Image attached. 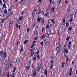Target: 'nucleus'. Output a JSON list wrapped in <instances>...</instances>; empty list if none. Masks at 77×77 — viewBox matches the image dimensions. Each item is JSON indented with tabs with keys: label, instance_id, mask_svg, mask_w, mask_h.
<instances>
[{
	"label": "nucleus",
	"instance_id": "c85d7f7f",
	"mask_svg": "<svg viewBox=\"0 0 77 77\" xmlns=\"http://www.w3.org/2000/svg\"><path fill=\"white\" fill-rule=\"evenodd\" d=\"M68 47L69 49V48H71V46L70 45H68Z\"/></svg>",
	"mask_w": 77,
	"mask_h": 77
},
{
	"label": "nucleus",
	"instance_id": "864d4df0",
	"mask_svg": "<svg viewBox=\"0 0 77 77\" xmlns=\"http://www.w3.org/2000/svg\"><path fill=\"white\" fill-rule=\"evenodd\" d=\"M41 11L40 10H39V13H38L39 14H41Z\"/></svg>",
	"mask_w": 77,
	"mask_h": 77
},
{
	"label": "nucleus",
	"instance_id": "cd10ccee",
	"mask_svg": "<svg viewBox=\"0 0 77 77\" xmlns=\"http://www.w3.org/2000/svg\"><path fill=\"white\" fill-rule=\"evenodd\" d=\"M49 14H50V13L49 12H47L46 14L45 15L47 17V16H48V15H49Z\"/></svg>",
	"mask_w": 77,
	"mask_h": 77
},
{
	"label": "nucleus",
	"instance_id": "4468645a",
	"mask_svg": "<svg viewBox=\"0 0 77 77\" xmlns=\"http://www.w3.org/2000/svg\"><path fill=\"white\" fill-rule=\"evenodd\" d=\"M12 23H13V21L12 20H10V22L9 23V24H12Z\"/></svg>",
	"mask_w": 77,
	"mask_h": 77
},
{
	"label": "nucleus",
	"instance_id": "1a4fd4ad",
	"mask_svg": "<svg viewBox=\"0 0 77 77\" xmlns=\"http://www.w3.org/2000/svg\"><path fill=\"white\" fill-rule=\"evenodd\" d=\"M11 67H12V64H11L10 63L8 64V68H11Z\"/></svg>",
	"mask_w": 77,
	"mask_h": 77
},
{
	"label": "nucleus",
	"instance_id": "6ab92c4d",
	"mask_svg": "<svg viewBox=\"0 0 77 77\" xmlns=\"http://www.w3.org/2000/svg\"><path fill=\"white\" fill-rule=\"evenodd\" d=\"M3 51H2L1 52H0V56H2V54H3Z\"/></svg>",
	"mask_w": 77,
	"mask_h": 77
},
{
	"label": "nucleus",
	"instance_id": "7c9ffc66",
	"mask_svg": "<svg viewBox=\"0 0 77 77\" xmlns=\"http://www.w3.org/2000/svg\"><path fill=\"white\" fill-rule=\"evenodd\" d=\"M23 48L22 47L20 50V52H22V51H23Z\"/></svg>",
	"mask_w": 77,
	"mask_h": 77
},
{
	"label": "nucleus",
	"instance_id": "9b49d317",
	"mask_svg": "<svg viewBox=\"0 0 77 77\" xmlns=\"http://www.w3.org/2000/svg\"><path fill=\"white\" fill-rule=\"evenodd\" d=\"M72 29V26H70L68 30H71Z\"/></svg>",
	"mask_w": 77,
	"mask_h": 77
},
{
	"label": "nucleus",
	"instance_id": "c9c22d12",
	"mask_svg": "<svg viewBox=\"0 0 77 77\" xmlns=\"http://www.w3.org/2000/svg\"><path fill=\"white\" fill-rule=\"evenodd\" d=\"M8 49H9V48H8V47H6L5 50H8Z\"/></svg>",
	"mask_w": 77,
	"mask_h": 77
},
{
	"label": "nucleus",
	"instance_id": "9d476101",
	"mask_svg": "<svg viewBox=\"0 0 77 77\" xmlns=\"http://www.w3.org/2000/svg\"><path fill=\"white\" fill-rule=\"evenodd\" d=\"M48 44H49V42H46L45 44V45L46 46H48Z\"/></svg>",
	"mask_w": 77,
	"mask_h": 77
},
{
	"label": "nucleus",
	"instance_id": "8fccbe9b",
	"mask_svg": "<svg viewBox=\"0 0 77 77\" xmlns=\"http://www.w3.org/2000/svg\"><path fill=\"white\" fill-rule=\"evenodd\" d=\"M50 4H51V2H52V0H50Z\"/></svg>",
	"mask_w": 77,
	"mask_h": 77
},
{
	"label": "nucleus",
	"instance_id": "ddd939ff",
	"mask_svg": "<svg viewBox=\"0 0 77 77\" xmlns=\"http://www.w3.org/2000/svg\"><path fill=\"white\" fill-rule=\"evenodd\" d=\"M36 75V72H34L33 73V74L32 75L33 76H35Z\"/></svg>",
	"mask_w": 77,
	"mask_h": 77
},
{
	"label": "nucleus",
	"instance_id": "e2e57ef3",
	"mask_svg": "<svg viewBox=\"0 0 77 77\" xmlns=\"http://www.w3.org/2000/svg\"><path fill=\"white\" fill-rule=\"evenodd\" d=\"M7 77H9V73L8 74Z\"/></svg>",
	"mask_w": 77,
	"mask_h": 77
},
{
	"label": "nucleus",
	"instance_id": "79ce46f5",
	"mask_svg": "<svg viewBox=\"0 0 77 77\" xmlns=\"http://www.w3.org/2000/svg\"><path fill=\"white\" fill-rule=\"evenodd\" d=\"M23 1V0H21V1L20 2V4L22 3Z\"/></svg>",
	"mask_w": 77,
	"mask_h": 77
},
{
	"label": "nucleus",
	"instance_id": "393cba45",
	"mask_svg": "<svg viewBox=\"0 0 77 77\" xmlns=\"http://www.w3.org/2000/svg\"><path fill=\"white\" fill-rule=\"evenodd\" d=\"M45 38V35L44 34L43 36H42L41 37V39H44Z\"/></svg>",
	"mask_w": 77,
	"mask_h": 77
},
{
	"label": "nucleus",
	"instance_id": "423d86ee",
	"mask_svg": "<svg viewBox=\"0 0 77 77\" xmlns=\"http://www.w3.org/2000/svg\"><path fill=\"white\" fill-rule=\"evenodd\" d=\"M50 24V23H48L47 24L46 26V29H48V27H49V25Z\"/></svg>",
	"mask_w": 77,
	"mask_h": 77
},
{
	"label": "nucleus",
	"instance_id": "f3484780",
	"mask_svg": "<svg viewBox=\"0 0 77 77\" xmlns=\"http://www.w3.org/2000/svg\"><path fill=\"white\" fill-rule=\"evenodd\" d=\"M10 15V14H9V13H8V14H7L6 17H7V18H9V17Z\"/></svg>",
	"mask_w": 77,
	"mask_h": 77
},
{
	"label": "nucleus",
	"instance_id": "58836bf2",
	"mask_svg": "<svg viewBox=\"0 0 77 77\" xmlns=\"http://www.w3.org/2000/svg\"><path fill=\"white\" fill-rule=\"evenodd\" d=\"M72 20H73L72 17H71V18L70 20V22H71V21H72Z\"/></svg>",
	"mask_w": 77,
	"mask_h": 77
},
{
	"label": "nucleus",
	"instance_id": "de8ad7c7",
	"mask_svg": "<svg viewBox=\"0 0 77 77\" xmlns=\"http://www.w3.org/2000/svg\"><path fill=\"white\" fill-rule=\"evenodd\" d=\"M37 11V10L36 9H34V10L33 11V12H36Z\"/></svg>",
	"mask_w": 77,
	"mask_h": 77
},
{
	"label": "nucleus",
	"instance_id": "6e6d98bb",
	"mask_svg": "<svg viewBox=\"0 0 77 77\" xmlns=\"http://www.w3.org/2000/svg\"><path fill=\"white\" fill-rule=\"evenodd\" d=\"M52 10L53 11H54V8H52Z\"/></svg>",
	"mask_w": 77,
	"mask_h": 77
},
{
	"label": "nucleus",
	"instance_id": "473e14b6",
	"mask_svg": "<svg viewBox=\"0 0 77 77\" xmlns=\"http://www.w3.org/2000/svg\"><path fill=\"white\" fill-rule=\"evenodd\" d=\"M13 14V12L12 11H11L10 12V15H12Z\"/></svg>",
	"mask_w": 77,
	"mask_h": 77
},
{
	"label": "nucleus",
	"instance_id": "a878e982",
	"mask_svg": "<svg viewBox=\"0 0 77 77\" xmlns=\"http://www.w3.org/2000/svg\"><path fill=\"white\" fill-rule=\"evenodd\" d=\"M64 65H65V63H63L62 64V68H63V67L64 66Z\"/></svg>",
	"mask_w": 77,
	"mask_h": 77
},
{
	"label": "nucleus",
	"instance_id": "680f3d73",
	"mask_svg": "<svg viewBox=\"0 0 77 77\" xmlns=\"http://www.w3.org/2000/svg\"><path fill=\"white\" fill-rule=\"evenodd\" d=\"M28 62L29 63H31V60H29L28 61Z\"/></svg>",
	"mask_w": 77,
	"mask_h": 77
},
{
	"label": "nucleus",
	"instance_id": "a19ab883",
	"mask_svg": "<svg viewBox=\"0 0 77 77\" xmlns=\"http://www.w3.org/2000/svg\"><path fill=\"white\" fill-rule=\"evenodd\" d=\"M52 23H53V24H54V23H55V22H54V20H52Z\"/></svg>",
	"mask_w": 77,
	"mask_h": 77
},
{
	"label": "nucleus",
	"instance_id": "a211bd4d",
	"mask_svg": "<svg viewBox=\"0 0 77 77\" xmlns=\"http://www.w3.org/2000/svg\"><path fill=\"white\" fill-rule=\"evenodd\" d=\"M3 55H4L5 57H6V52H5L3 54Z\"/></svg>",
	"mask_w": 77,
	"mask_h": 77
},
{
	"label": "nucleus",
	"instance_id": "774afa93",
	"mask_svg": "<svg viewBox=\"0 0 77 77\" xmlns=\"http://www.w3.org/2000/svg\"><path fill=\"white\" fill-rule=\"evenodd\" d=\"M53 65H51L50 66V67L51 68H52L53 67Z\"/></svg>",
	"mask_w": 77,
	"mask_h": 77
},
{
	"label": "nucleus",
	"instance_id": "aec40b11",
	"mask_svg": "<svg viewBox=\"0 0 77 77\" xmlns=\"http://www.w3.org/2000/svg\"><path fill=\"white\" fill-rule=\"evenodd\" d=\"M63 23H64V24H65V19L64 18L63 19Z\"/></svg>",
	"mask_w": 77,
	"mask_h": 77
},
{
	"label": "nucleus",
	"instance_id": "603ef678",
	"mask_svg": "<svg viewBox=\"0 0 77 77\" xmlns=\"http://www.w3.org/2000/svg\"><path fill=\"white\" fill-rule=\"evenodd\" d=\"M3 7H6V4H4L3 5Z\"/></svg>",
	"mask_w": 77,
	"mask_h": 77
},
{
	"label": "nucleus",
	"instance_id": "2f4dec72",
	"mask_svg": "<svg viewBox=\"0 0 77 77\" xmlns=\"http://www.w3.org/2000/svg\"><path fill=\"white\" fill-rule=\"evenodd\" d=\"M36 60V57H34L33 58V60Z\"/></svg>",
	"mask_w": 77,
	"mask_h": 77
},
{
	"label": "nucleus",
	"instance_id": "dca6fc26",
	"mask_svg": "<svg viewBox=\"0 0 77 77\" xmlns=\"http://www.w3.org/2000/svg\"><path fill=\"white\" fill-rule=\"evenodd\" d=\"M23 18V16L19 18V20H20V21H21V20H22Z\"/></svg>",
	"mask_w": 77,
	"mask_h": 77
},
{
	"label": "nucleus",
	"instance_id": "13d9d810",
	"mask_svg": "<svg viewBox=\"0 0 77 77\" xmlns=\"http://www.w3.org/2000/svg\"><path fill=\"white\" fill-rule=\"evenodd\" d=\"M65 3H66V4H67V3H68V2L67 1H65Z\"/></svg>",
	"mask_w": 77,
	"mask_h": 77
},
{
	"label": "nucleus",
	"instance_id": "bf43d9fd",
	"mask_svg": "<svg viewBox=\"0 0 77 77\" xmlns=\"http://www.w3.org/2000/svg\"><path fill=\"white\" fill-rule=\"evenodd\" d=\"M4 3H6V1H5V0H3Z\"/></svg>",
	"mask_w": 77,
	"mask_h": 77
},
{
	"label": "nucleus",
	"instance_id": "e433bc0d",
	"mask_svg": "<svg viewBox=\"0 0 77 77\" xmlns=\"http://www.w3.org/2000/svg\"><path fill=\"white\" fill-rule=\"evenodd\" d=\"M72 74V72H70L69 73V75H71Z\"/></svg>",
	"mask_w": 77,
	"mask_h": 77
},
{
	"label": "nucleus",
	"instance_id": "69168bd1",
	"mask_svg": "<svg viewBox=\"0 0 77 77\" xmlns=\"http://www.w3.org/2000/svg\"><path fill=\"white\" fill-rule=\"evenodd\" d=\"M37 57L38 58V59H39V55H37Z\"/></svg>",
	"mask_w": 77,
	"mask_h": 77
},
{
	"label": "nucleus",
	"instance_id": "4d7b16f0",
	"mask_svg": "<svg viewBox=\"0 0 77 77\" xmlns=\"http://www.w3.org/2000/svg\"><path fill=\"white\" fill-rule=\"evenodd\" d=\"M44 28H43L42 29V32H43V31H44Z\"/></svg>",
	"mask_w": 77,
	"mask_h": 77
},
{
	"label": "nucleus",
	"instance_id": "a18cd8bd",
	"mask_svg": "<svg viewBox=\"0 0 77 77\" xmlns=\"http://www.w3.org/2000/svg\"><path fill=\"white\" fill-rule=\"evenodd\" d=\"M45 73H47V70H45L44 72Z\"/></svg>",
	"mask_w": 77,
	"mask_h": 77
},
{
	"label": "nucleus",
	"instance_id": "c756f323",
	"mask_svg": "<svg viewBox=\"0 0 77 77\" xmlns=\"http://www.w3.org/2000/svg\"><path fill=\"white\" fill-rule=\"evenodd\" d=\"M66 62H68V60H69V58H68V57H66Z\"/></svg>",
	"mask_w": 77,
	"mask_h": 77
},
{
	"label": "nucleus",
	"instance_id": "4be33fe9",
	"mask_svg": "<svg viewBox=\"0 0 77 77\" xmlns=\"http://www.w3.org/2000/svg\"><path fill=\"white\" fill-rule=\"evenodd\" d=\"M4 12L5 14H7V10H5L4 11Z\"/></svg>",
	"mask_w": 77,
	"mask_h": 77
},
{
	"label": "nucleus",
	"instance_id": "39448f33",
	"mask_svg": "<svg viewBox=\"0 0 77 77\" xmlns=\"http://www.w3.org/2000/svg\"><path fill=\"white\" fill-rule=\"evenodd\" d=\"M70 7H71V6H69V7L68 8L67 10V11L68 12H69V11H70Z\"/></svg>",
	"mask_w": 77,
	"mask_h": 77
},
{
	"label": "nucleus",
	"instance_id": "37998d69",
	"mask_svg": "<svg viewBox=\"0 0 77 77\" xmlns=\"http://www.w3.org/2000/svg\"><path fill=\"white\" fill-rule=\"evenodd\" d=\"M38 31H37L36 33V35H38Z\"/></svg>",
	"mask_w": 77,
	"mask_h": 77
},
{
	"label": "nucleus",
	"instance_id": "3c124183",
	"mask_svg": "<svg viewBox=\"0 0 77 77\" xmlns=\"http://www.w3.org/2000/svg\"><path fill=\"white\" fill-rule=\"evenodd\" d=\"M24 11H22V13L21 14H22V15H23V14H24Z\"/></svg>",
	"mask_w": 77,
	"mask_h": 77
},
{
	"label": "nucleus",
	"instance_id": "c03bdc74",
	"mask_svg": "<svg viewBox=\"0 0 77 77\" xmlns=\"http://www.w3.org/2000/svg\"><path fill=\"white\" fill-rule=\"evenodd\" d=\"M71 42H70L68 44V45H71Z\"/></svg>",
	"mask_w": 77,
	"mask_h": 77
},
{
	"label": "nucleus",
	"instance_id": "338daca9",
	"mask_svg": "<svg viewBox=\"0 0 77 77\" xmlns=\"http://www.w3.org/2000/svg\"><path fill=\"white\" fill-rule=\"evenodd\" d=\"M50 7V5H48V8H49Z\"/></svg>",
	"mask_w": 77,
	"mask_h": 77
},
{
	"label": "nucleus",
	"instance_id": "7ed1b4c3",
	"mask_svg": "<svg viewBox=\"0 0 77 77\" xmlns=\"http://www.w3.org/2000/svg\"><path fill=\"white\" fill-rule=\"evenodd\" d=\"M18 17L19 18H20V16L19 15H17V19L18 21V24H20V19H18V18L17 17Z\"/></svg>",
	"mask_w": 77,
	"mask_h": 77
},
{
	"label": "nucleus",
	"instance_id": "0eeeda50",
	"mask_svg": "<svg viewBox=\"0 0 77 77\" xmlns=\"http://www.w3.org/2000/svg\"><path fill=\"white\" fill-rule=\"evenodd\" d=\"M35 54V51H33L32 53H31V54L30 57H31L32 56H33V54Z\"/></svg>",
	"mask_w": 77,
	"mask_h": 77
},
{
	"label": "nucleus",
	"instance_id": "20e7f679",
	"mask_svg": "<svg viewBox=\"0 0 77 77\" xmlns=\"http://www.w3.org/2000/svg\"><path fill=\"white\" fill-rule=\"evenodd\" d=\"M44 35L46 38H48L49 37V34L48 33H46Z\"/></svg>",
	"mask_w": 77,
	"mask_h": 77
},
{
	"label": "nucleus",
	"instance_id": "f257e3e1",
	"mask_svg": "<svg viewBox=\"0 0 77 77\" xmlns=\"http://www.w3.org/2000/svg\"><path fill=\"white\" fill-rule=\"evenodd\" d=\"M58 45H59V46L57 47V48L56 49V50L57 51V53H60V51H61V49H60V44L59 43H57Z\"/></svg>",
	"mask_w": 77,
	"mask_h": 77
},
{
	"label": "nucleus",
	"instance_id": "72a5a7b5",
	"mask_svg": "<svg viewBox=\"0 0 77 77\" xmlns=\"http://www.w3.org/2000/svg\"><path fill=\"white\" fill-rule=\"evenodd\" d=\"M43 44H44V42H42L40 43V44L42 45H43Z\"/></svg>",
	"mask_w": 77,
	"mask_h": 77
},
{
	"label": "nucleus",
	"instance_id": "4c0bfd02",
	"mask_svg": "<svg viewBox=\"0 0 77 77\" xmlns=\"http://www.w3.org/2000/svg\"><path fill=\"white\" fill-rule=\"evenodd\" d=\"M42 23H45V20H44V19H43L42 21Z\"/></svg>",
	"mask_w": 77,
	"mask_h": 77
},
{
	"label": "nucleus",
	"instance_id": "6e6552de",
	"mask_svg": "<svg viewBox=\"0 0 77 77\" xmlns=\"http://www.w3.org/2000/svg\"><path fill=\"white\" fill-rule=\"evenodd\" d=\"M28 42H29L28 40H25V41L24 42V44H25V45H26V44H27V43Z\"/></svg>",
	"mask_w": 77,
	"mask_h": 77
},
{
	"label": "nucleus",
	"instance_id": "0e129e2a",
	"mask_svg": "<svg viewBox=\"0 0 77 77\" xmlns=\"http://www.w3.org/2000/svg\"><path fill=\"white\" fill-rule=\"evenodd\" d=\"M4 19H3L1 21H2V22L3 23L4 22Z\"/></svg>",
	"mask_w": 77,
	"mask_h": 77
},
{
	"label": "nucleus",
	"instance_id": "f8f14e48",
	"mask_svg": "<svg viewBox=\"0 0 77 77\" xmlns=\"http://www.w3.org/2000/svg\"><path fill=\"white\" fill-rule=\"evenodd\" d=\"M11 77H15V73H13L11 75Z\"/></svg>",
	"mask_w": 77,
	"mask_h": 77
},
{
	"label": "nucleus",
	"instance_id": "5fc2aeb1",
	"mask_svg": "<svg viewBox=\"0 0 77 77\" xmlns=\"http://www.w3.org/2000/svg\"><path fill=\"white\" fill-rule=\"evenodd\" d=\"M38 71H40V68H39V67H38Z\"/></svg>",
	"mask_w": 77,
	"mask_h": 77
},
{
	"label": "nucleus",
	"instance_id": "09e8293b",
	"mask_svg": "<svg viewBox=\"0 0 77 77\" xmlns=\"http://www.w3.org/2000/svg\"><path fill=\"white\" fill-rule=\"evenodd\" d=\"M16 27H18V24H16Z\"/></svg>",
	"mask_w": 77,
	"mask_h": 77
},
{
	"label": "nucleus",
	"instance_id": "f704fd0d",
	"mask_svg": "<svg viewBox=\"0 0 77 77\" xmlns=\"http://www.w3.org/2000/svg\"><path fill=\"white\" fill-rule=\"evenodd\" d=\"M68 26H69V23H68V22H67L66 23V27H68Z\"/></svg>",
	"mask_w": 77,
	"mask_h": 77
},
{
	"label": "nucleus",
	"instance_id": "2eb2a0df",
	"mask_svg": "<svg viewBox=\"0 0 77 77\" xmlns=\"http://www.w3.org/2000/svg\"><path fill=\"white\" fill-rule=\"evenodd\" d=\"M64 51H65V53H68V50L66 49H64Z\"/></svg>",
	"mask_w": 77,
	"mask_h": 77
},
{
	"label": "nucleus",
	"instance_id": "49530a36",
	"mask_svg": "<svg viewBox=\"0 0 77 77\" xmlns=\"http://www.w3.org/2000/svg\"><path fill=\"white\" fill-rule=\"evenodd\" d=\"M29 28H28L27 29V32H29Z\"/></svg>",
	"mask_w": 77,
	"mask_h": 77
},
{
	"label": "nucleus",
	"instance_id": "bb28decb",
	"mask_svg": "<svg viewBox=\"0 0 77 77\" xmlns=\"http://www.w3.org/2000/svg\"><path fill=\"white\" fill-rule=\"evenodd\" d=\"M35 12L33 11L32 13V15L33 17H34L35 16Z\"/></svg>",
	"mask_w": 77,
	"mask_h": 77
},
{
	"label": "nucleus",
	"instance_id": "b1692460",
	"mask_svg": "<svg viewBox=\"0 0 77 77\" xmlns=\"http://www.w3.org/2000/svg\"><path fill=\"white\" fill-rule=\"evenodd\" d=\"M64 56L65 57H66V53H64Z\"/></svg>",
	"mask_w": 77,
	"mask_h": 77
},
{
	"label": "nucleus",
	"instance_id": "412c9836",
	"mask_svg": "<svg viewBox=\"0 0 77 77\" xmlns=\"http://www.w3.org/2000/svg\"><path fill=\"white\" fill-rule=\"evenodd\" d=\"M37 21L38 22H40L41 20H40V18L39 17H38L37 20Z\"/></svg>",
	"mask_w": 77,
	"mask_h": 77
},
{
	"label": "nucleus",
	"instance_id": "f03ea898",
	"mask_svg": "<svg viewBox=\"0 0 77 77\" xmlns=\"http://www.w3.org/2000/svg\"><path fill=\"white\" fill-rule=\"evenodd\" d=\"M54 69H53L51 72L52 76H54Z\"/></svg>",
	"mask_w": 77,
	"mask_h": 77
},
{
	"label": "nucleus",
	"instance_id": "5701e85b",
	"mask_svg": "<svg viewBox=\"0 0 77 77\" xmlns=\"http://www.w3.org/2000/svg\"><path fill=\"white\" fill-rule=\"evenodd\" d=\"M69 38H70V37H68L66 38V40L68 41H69Z\"/></svg>",
	"mask_w": 77,
	"mask_h": 77
},
{
	"label": "nucleus",
	"instance_id": "052dcab7",
	"mask_svg": "<svg viewBox=\"0 0 77 77\" xmlns=\"http://www.w3.org/2000/svg\"><path fill=\"white\" fill-rule=\"evenodd\" d=\"M51 63H53V62H54V61L53 60H51Z\"/></svg>",
	"mask_w": 77,
	"mask_h": 77
},
{
	"label": "nucleus",
	"instance_id": "ea45409f",
	"mask_svg": "<svg viewBox=\"0 0 77 77\" xmlns=\"http://www.w3.org/2000/svg\"><path fill=\"white\" fill-rule=\"evenodd\" d=\"M26 3H27V2L26 1H25L23 3V5H26Z\"/></svg>",
	"mask_w": 77,
	"mask_h": 77
}]
</instances>
